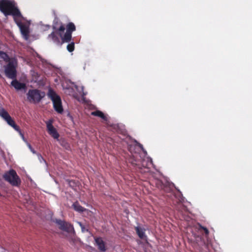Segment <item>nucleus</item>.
Instances as JSON below:
<instances>
[{
	"mask_svg": "<svg viewBox=\"0 0 252 252\" xmlns=\"http://www.w3.org/2000/svg\"><path fill=\"white\" fill-rule=\"evenodd\" d=\"M91 115L94 116L98 117L102 119H103L105 121H107L108 119L107 117L104 115V114L100 110H96L95 111H93L91 113Z\"/></svg>",
	"mask_w": 252,
	"mask_h": 252,
	"instance_id": "obj_15",
	"label": "nucleus"
},
{
	"mask_svg": "<svg viewBox=\"0 0 252 252\" xmlns=\"http://www.w3.org/2000/svg\"><path fill=\"white\" fill-rule=\"evenodd\" d=\"M54 221L60 230L67 233L74 232L73 226L71 223L60 219H56Z\"/></svg>",
	"mask_w": 252,
	"mask_h": 252,
	"instance_id": "obj_8",
	"label": "nucleus"
},
{
	"mask_svg": "<svg viewBox=\"0 0 252 252\" xmlns=\"http://www.w3.org/2000/svg\"><path fill=\"white\" fill-rule=\"evenodd\" d=\"M66 181L68 182L69 186L71 188H74L77 185V183L75 181L67 180Z\"/></svg>",
	"mask_w": 252,
	"mask_h": 252,
	"instance_id": "obj_21",
	"label": "nucleus"
},
{
	"mask_svg": "<svg viewBox=\"0 0 252 252\" xmlns=\"http://www.w3.org/2000/svg\"><path fill=\"white\" fill-rule=\"evenodd\" d=\"M24 17L21 14V17H17L14 19V22L19 28L21 32L25 39H27L29 36V27L22 23Z\"/></svg>",
	"mask_w": 252,
	"mask_h": 252,
	"instance_id": "obj_7",
	"label": "nucleus"
},
{
	"mask_svg": "<svg viewBox=\"0 0 252 252\" xmlns=\"http://www.w3.org/2000/svg\"><path fill=\"white\" fill-rule=\"evenodd\" d=\"M0 58L3 60L6 63H9L11 62L12 58H10L7 53L3 51H0Z\"/></svg>",
	"mask_w": 252,
	"mask_h": 252,
	"instance_id": "obj_17",
	"label": "nucleus"
},
{
	"mask_svg": "<svg viewBox=\"0 0 252 252\" xmlns=\"http://www.w3.org/2000/svg\"><path fill=\"white\" fill-rule=\"evenodd\" d=\"M0 11L5 16L12 15L13 19L21 17V13L15 6V2L10 0H0Z\"/></svg>",
	"mask_w": 252,
	"mask_h": 252,
	"instance_id": "obj_1",
	"label": "nucleus"
},
{
	"mask_svg": "<svg viewBox=\"0 0 252 252\" xmlns=\"http://www.w3.org/2000/svg\"><path fill=\"white\" fill-rule=\"evenodd\" d=\"M135 230L138 237L140 239H144V237H145V231L146 230L139 226L135 227Z\"/></svg>",
	"mask_w": 252,
	"mask_h": 252,
	"instance_id": "obj_16",
	"label": "nucleus"
},
{
	"mask_svg": "<svg viewBox=\"0 0 252 252\" xmlns=\"http://www.w3.org/2000/svg\"><path fill=\"white\" fill-rule=\"evenodd\" d=\"M11 84L17 90H25L27 88L26 84L19 82L16 78L13 79Z\"/></svg>",
	"mask_w": 252,
	"mask_h": 252,
	"instance_id": "obj_12",
	"label": "nucleus"
},
{
	"mask_svg": "<svg viewBox=\"0 0 252 252\" xmlns=\"http://www.w3.org/2000/svg\"><path fill=\"white\" fill-rule=\"evenodd\" d=\"M73 209L79 213H82L86 210V209L81 206L78 201H76L72 205Z\"/></svg>",
	"mask_w": 252,
	"mask_h": 252,
	"instance_id": "obj_14",
	"label": "nucleus"
},
{
	"mask_svg": "<svg viewBox=\"0 0 252 252\" xmlns=\"http://www.w3.org/2000/svg\"><path fill=\"white\" fill-rule=\"evenodd\" d=\"M53 120H50L46 122L48 133L54 139H58L60 136L57 129L53 126Z\"/></svg>",
	"mask_w": 252,
	"mask_h": 252,
	"instance_id": "obj_10",
	"label": "nucleus"
},
{
	"mask_svg": "<svg viewBox=\"0 0 252 252\" xmlns=\"http://www.w3.org/2000/svg\"><path fill=\"white\" fill-rule=\"evenodd\" d=\"M66 32L63 34V32L65 30V27L62 23H61V26L57 29V31L60 32L59 35L62 39V43L65 42H69L72 38V33L76 30V27L74 23L69 22L66 26Z\"/></svg>",
	"mask_w": 252,
	"mask_h": 252,
	"instance_id": "obj_2",
	"label": "nucleus"
},
{
	"mask_svg": "<svg viewBox=\"0 0 252 252\" xmlns=\"http://www.w3.org/2000/svg\"><path fill=\"white\" fill-rule=\"evenodd\" d=\"M48 96L53 102L55 110L58 113L62 114L63 111V109L60 96L51 89L48 91Z\"/></svg>",
	"mask_w": 252,
	"mask_h": 252,
	"instance_id": "obj_5",
	"label": "nucleus"
},
{
	"mask_svg": "<svg viewBox=\"0 0 252 252\" xmlns=\"http://www.w3.org/2000/svg\"><path fill=\"white\" fill-rule=\"evenodd\" d=\"M94 240L98 246V249L101 252H105L106 250L105 242L101 237H95Z\"/></svg>",
	"mask_w": 252,
	"mask_h": 252,
	"instance_id": "obj_13",
	"label": "nucleus"
},
{
	"mask_svg": "<svg viewBox=\"0 0 252 252\" xmlns=\"http://www.w3.org/2000/svg\"><path fill=\"white\" fill-rule=\"evenodd\" d=\"M17 61L15 59H12L6 65L4 66V73L6 76L11 79H15L17 77Z\"/></svg>",
	"mask_w": 252,
	"mask_h": 252,
	"instance_id": "obj_6",
	"label": "nucleus"
},
{
	"mask_svg": "<svg viewBox=\"0 0 252 252\" xmlns=\"http://www.w3.org/2000/svg\"><path fill=\"white\" fill-rule=\"evenodd\" d=\"M44 92L38 89H30L27 94V100L32 103H39L45 96Z\"/></svg>",
	"mask_w": 252,
	"mask_h": 252,
	"instance_id": "obj_4",
	"label": "nucleus"
},
{
	"mask_svg": "<svg viewBox=\"0 0 252 252\" xmlns=\"http://www.w3.org/2000/svg\"><path fill=\"white\" fill-rule=\"evenodd\" d=\"M2 177L5 181L13 187H18L21 185V179L14 169H10L5 172Z\"/></svg>",
	"mask_w": 252,
	"mask_h": 252,
	"instance_id": "obj_3",
	"label": "nucleus"
},
{
	"mask_svg": "<svg viewBox=\"0 0 252 252\" xmlns=\"http://www.w3.org/2000/svg\"><path fill=\"white\" fill-rule=\"evenodd\" d=\"M67 49L69 52H72L74 50V42H72L67 45Z\"/></svg>",
	"mask_w": 252,
	"mask_h": 252,
	"instance_id": "obj_19",
	"label": "nucleus"
},
{
	"mask_svg": "<svg viewBox=\"0 0 252 252\" xmlns=\"http://www.w3.org/2000/svg\"><path fill=\"white\" fill-rule=\"evenodd\" d=\"M29 148L32 149V147H31V146L30 145H29Z\"/></svg>",
	"mask_w": 252,
	"mask_h": 252,
	"instance_id": "obj_23",
	"label": "nucleus"
},
{
	"mask_svg": "<svg viewBox=\"0 0 252 252\" xmlns=\"http://www.w3.org/2000/svg\"><path fill=\"white\" fill-rule=\"evenodd\" d=\"M32 151L33 153H35V152H34L33 150H32Z\"/></svg>",
	"mask_w": 252,
	"mask_h": 252,
	"instance_id": "obj_24",
	"label": "nucleus"
},
{
	"mask_svg": "<svg viewBox=\"0 0 252 252\" xmlns=\"http://www.w3.org/2000/svg\"><path fill=\"white\" fill-rule=\"evenodd\" d=\"M58 22L56 23L54 22V24L53 25V29L55 30L54 32H53L49 34L48 38L51 39L53 41L58 45L61 44L60 41V36L59 35L60 32L57 31L58 28H57V25Z\"/></svg>",
	"mask_w": 252,
	"mask_h": 252,
	"instance_id": "obj_11",
	"label": "nucleus"
},
{
	"mask_svg": "<svg viewBox=\"0 0 252 252\" xmlns=\"http://www.w3.org/2000/svg\"><path fill=\"white\" fill-rule=\"evenodd\" d=\"M198 229L199 230H204V233H205L206 236H208L209 235V231L208 229L206 227L202 226L201 224H199V228H198Z\"/></svg>",
	"mask_w": 252,
	"mask_h": 252,
	"instance_id": "obj_20",
	"label": "nucleus"
},
{
	"mask_svg": "<svg viewBox=\"0 0 252 252\" xmlns=\"http://www.w3.org/2000/svg\"><path fill=\"white\" fill-rule=\"evenodd\" d=\"M78 223L79 224V226L81 227L82 232H85V231H88V229H86L85 226L81 222H78Z\"/></svg>",
	"mask_w": 252,
	"mask_h": 252,
	"instance_id": "obj_22",
	"label": "nucleus"
},
{
	"mask_svg": "<svg viewBox=\"0 0 252 252\" xmlns=\"http://www.w3.org/2000/svg\"><path fill=\"white\" fill-rule=\"evenodd\" d=\"M0 116L2 117L7 124L11 126L14 129L19 131V127L15 124L8 113L3 108L0 109Z\"/></svg>",
	"mask_w": 252,
	"mask_h": 252,
	"instance_id": "obj_9",
	"label": "nucleus"
},
{
	"mask_svg": "<svg viewBox=\"0 0 252 252\" xmlns=\"http://www.w3.org/2000/svg\"><path fill=\"white\" fill-rule=\"evenodd\" d=\"M158 184L160 185V189L163 190L165 192H169L171 191V189L168 185L164 184L161 181H158Z\"/></svg>",
	"mask_w": 252,
	"mask_h": 252,
	"instance_id": "obj_18",
	"label": "nucleus"
}]
</instances>
